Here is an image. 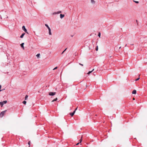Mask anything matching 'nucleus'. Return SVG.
Here are the masks:
<instances>
[{
	"mask_svg": "<svg viewBox=\"0 0 147 147\" xmlns=\"http://www.w3.org/2000/svg\"><path fill=\"white\" fill-rule=\"evenodd\" d=\"M132 93L133 94H136V90H134L132 92Z\"/></svg>",
	"mask_w": 147,
	"mask_h": 147,
	"instance_id": "423d86ee",
	"label": "nucleus"
},
{
	"mask_svg": "<svg viewBox=\"0 0 147 147\" xmlns=\"http://www.w3.org/2000/svg\"><path fill=\"white\" fill-rule=\"evenodd\" d=\"M98 36L99 37H100V32H99L98 33Z\"/></svg>",
	"mask_w": 147,
	"mask_h": 147,
	"instance_id": "412c9836",
	"label": "nucleus"
},
{
	"mask_svg": "<svg viewBox=\"0 0 147 147\" xmlns=\"http://www.w3.org/2000/svg\"><path fill=\"white\" fill-rule=\"evenodd\" d=\"M1 85H0V90L1 89Z\"/></svg>",
	"mask_w": 147,
	"mask_h": 147,
	"instance_id": "473e14b6",
	"label": "nucleus"
},
{
	"mask_svg": "<svg viewBox=\"0 0 147 147\" xmlns=\"http://www.w3.org/2000/svg\"><path fill=\"white\" fill-rule=\"evenodd\" d=\"M94 70V69H92V70L91 71H89L88 73V74H90Z\"/></svg>",
	"mask_w": 147,
	"mask_h": 147,
	"instance_id": "9b49d317",
	"label": "nucleus"
},
{
	"mask_svg": "<svg viewBox=\"0 0 147 147\" xmlns=\"http://www.w3.org/2000/svg\"><path fill=\"white\" fill-rule=\"evenodd\" d=\"M77 107L76 109L74 111H75L77 110Z\"/></svg>",
	"mask_w": 147,
	"mask_h": 147,
	"instance_id": "72a5a7b5",
	"label": "nucleus"
},
{
	"mask_svg": "<svg viewBox=\"0 0 147 147\" xmlns=\"http://www.w3.org/2000/svg\"><path fill=\"white\" fill-rule=\"evenodd\" d=\"M1 91H2V90H0V92Z\"/></svg>",
	"mask_w": 147,
	"mask_h": 147,
	"instance_id": "58836bf2",
	"label": "nucleus"
},
{
	"mask_svg": "<svg viewBox=\"0 0 147 147\" xmlns=\"http://www.w3.org/2000/svg\"><path fill=\"white\" fill-rule=\"evenodd\" d=\"M127 44H126V45H125V47H126L127 46Z\"/></svg>",
	"mask_w": 147,
	"mask_h": 147,
	"instance_id": "c9c22d12",
	"label": "nucleus"
},
{
	"mask_svg": "<svg viewBox=\"0 0 147 147\" xmlns=\"http://www.w3.org/2000/svg\"><path fill=\"white\" fill-rule=\"evenodd\" d=\"M91 3L93 4H94L95 2L94 0H91Z\"/></svg>",
	"mask_w": 147,
	"mask_h": 147,
	"instance_id": "9d476101",
	"label": "nucleus"
},
{
	"mask_svg": "<svg viewBox=\"0 0 147 147\" xmlns=\"http://www.w3.org/2000/svg\"><path fill=\"white\" fill-rule=\"evenodd\" d=\"M140 78H139H139H138L137 79H136V80H136V81H137V80H138L140 79Z\"/></svg>",
	"mask_w": 147,
	"mask_h": 147,
	"instance_id": "cd10ccee",
	"label": "nucleus"
},
{
	"mask_svg": "<svg viewBox=\"0 0 147 147\" xmlns=\"http://www.w3.org/2000/svg\"><path fill=\"white\" fill-rule=\"evenodd\" d=\"M64 16V14H61L60 15V18L62 19Z\"/></svg>",
	"mask_w": 147,
	"mask_h": 147,
	"instance_id": "6e6552de",
	"label": "nucleus"
},
{
	"mask_svg": "<svg viewBox=\"0 0 147 147\" xmlns=\"http://www.w3.org/2000/svg\"><path fill=\"white\" fill-rule=\"evenodd\" d=\"M82 137L81 138V139L80 140V143H81L82 142Z\"/></svg>",
	"mask_w": 147,
	"mask_h": 147,
	"instance_id": "4be33fe9",
	"label": "nucleus"
},
{
	"mask_svg": "<svg viewBox=\"0 0 147 147\" xmlns=\"http://www.w3.org/2000/svg\"><path fill=\"white\" fill-rule=\"evenodd\" d=\"M25 33H23V34H22V35L20 36V38H23L24 36V35L25 34Z\"/></svg>",
	"mask_w": 147,
	"mask_h": 147,
	"instance_id": "0eeeda50",
	"label": "nucleus"
},
{
	"mask_svg": "<svg viewBox=\"0 0 147 147\" xmlns=\"http://www.w3.org/2000/svg\"><path fill=\"white\" fill-rule=\"evenodd\" d=\"M98 46H96V51H98Z\"/></svg>",
	"mask_w": 147,
	"mask_h": 147,
	"instance_id": "b1692460",
	"label": "nucleus"
},
{
	"mask_svg": "<svg viewBox=\"0 0 147 147\" xmlns=\"http://www.w3.org/2000/svg\"><path fill=\"white\" fill-rule=\"evenodd\" d=\"M2 17L4 19L7 18H8V17L6 15V13L5 12L3 13L2 15V16H1V19H2Z\"/></svg>",
	"mask_w": 147,
	"mask_h": 147,
	"instance_id": "f257e3e1",
	"label": "nucleus"
},
{
	"mask_svg": "<svg viewBox=\"0 0 147 147\" xmlns=\"http://www.w3.org/2000/svg\"><path fill=\"white\" fill-rule=\"evenodd\" d=\"M49 34L50 35H51L52 34V33H51V31H49Z\"/></svg>",
	"mask_w": 147,
	"mask_h": 147,
	"instance_id": "aec40b11",
	"label": "nucleus"
},
{
	"mask_svg": "<svg viewBox=\"0 0 147 147\" xmlns=\"http://www.w3.org/2000/svg\"><path fill=\"white\" fill-rule=\"evenodd\" d=\"M121 48V47H120L119 48V49H120Z\"/></svg>",
	"mask_w": 147,
	"mask_h": 147,
	"instance_id": "4c0bfd02",
	"label": "nucleus"
},
{
	"mask_svg": "<svg viewBox=\"0 0 147 147\" xmlns=\"http://www.w3.org/2000/svg\"><path fill=\"white\" fill-rule=\"evenodd\" d=\"M135 98H133V100H135Z\"/></svg>",
	"mask_w": 147,
	"mask_h": 147,
	"instance_id": "e433bc0d",
	"label": "nucleus"
},
{
	"mask_svg": "<svg viewBox=\"0 0 147 147\" xmlns=\"http://www.w3.org/2000/svg\"><path fill=\"white\" fill-rule=\"evenodd\" d=\"M79 64L80 65H82V66H83V64H81V63H79Z\"/></svg>",
	"mask_w": 147,
	"mask_h": 147,
	"instance_id": "7c9ffc66",
	"label": "nucleus"
},
{
	"mask_svg": "<svg viewBox=\"0 0 147 147\" xmlns=\"http://www.w3.org/2000/svg\"><path fill=\"white\" fill-rule=\"evenodd\" d=\"M79 143H79H79H77L76 144V145H78V144H79Z\"/></svg>",
	"mask_w": 147,
	"mask_h": 147,
	"instance_id": "2f4dec72",
	"label": "nucleus"
},
{
	"mask_svg": "<svg viewBox=\"0 0 147 147\" xmlns=\"http://www.w3.org/2000/svg\"><path fill=\"white\" fill-rule=\"evenodd\" d=\"M134 2H135V3H139V2L138 1H135L134 0Z\"/></svg>",
	"mask_w": 147,
	"mask_h": 147,
	"instance_id": "5701e85b",
	"label": "nucleus"
},
{
	"mask_svg": "<svg viewBox=\"0 0 147 147\" xmlns=\"http://www.w3.org/2000/svg\"><path fill=\"white\" fill-rule=\"evenodd\" d=\"M5 90V89H2L1 90H2H2Z\"/></svg>",
	"mask_w": 147,
	"mask_h": 147,
	"instance_id": "f704fd0d",
	"label": "nucleus"
},
{
	"mask_svg": "<svg viewBox=\"0 0 147 147\" xmlns=\"http://www.w3.org/2000/svg\"><path fill=\"white\" fill-rule=\"evenodd\" d=\"M57 100V98H55V99H54V100H52V102H54L55 101H56Z\"/></svg>",
	"mask_w": 147,
	"mask_h": 147,
	"instance_id": "f8f14e48",
	"label": "nucleus"
},
{
	"mask_svg": "<svg viewBox=\"0 0 147 147\" xmlns=\"http://www.w3.org/2000/svg\"><path fill=\"white\" fill-rule=\"evenodd\" d=\"M56 14H57V12H54L53 13V15Z\"/></svg>",
	"mask_w": 147,
	"mask_h": 147,
	"instance_id": "bb28decb",
	"label": "nucleus"
},
{
	"mask_svg": "<svg viewBox=\"0 0 147 147\" xmlns=\"http://www.w3.org/2000/svg\"><path fill=\"white\" fill-rule=\"evenodd\" d=\"M75 112V111H74L73 112L70 113V115H71L72 117L74 115Z\"/></svg>",
	"mask_w": 147,
	"mask_h": 147,
	"instance_id": "39448f33",
	"label": "nucleus"
},
{
	"mask_svg": "<svg viewBox=\"0 0 147 147\" xmlns=\"http://www.w3.org/2000/svg\"><path fill=\"white\" fill-rule=\"evenodd\" d=\"M48 30H49V31H51V29H50V28H48Z\"/></svg>",
	"mask_w": 147,
	"mask_h": 147,
	"instance_id": "c85d7f7f",
	"label": "nucleus"
},
{
	"mask_svg": "<svg viewBox=\"0 0 147 147\" xmlns=\"http://www.w3.org/2000/svg\"><path fill=\"white\" fill-rule=\"evenodd\" d=\"M57 67H55V68H54L53 69V70H55L56 69H57Z\"/></svg>",
	"mask_w": 147,
	"mask_h": 147,
	"instance_id": "a878e982",
	"label": "nucleus"
},
{
	"mask_svg": "<svg viewBox=\"0 0 147 147\" xmlns=\"http://www.w3.org/2000/svg\"><path fill=\"white\" fill-rule=\"evenodd\" d=\"M22 29L26 33H27L28 34V32H27V30L26 28L24 26H23L22 27Z\"/></svg>",
	"mask_w": 147,
	"mask_h": 147,
	"instance_id": "7ed1b4c3",
	"label": "nucleus"
},
{
	"mask_svg": "<svg viewBox=\"0 0 147 147\" xmlns=\"http://www.w3.org/2000/svg\"><path fill=\"white\" fill-rule=\"evenodd\" d=\"M30 141H29L28 142V144L30 145Z\"/></svg>",
	"mask_w": 147,
	"mask_h": 147,
	"instance_id": "c756f323",
	"label": "nucleus"
},
{
	"mask_svg": "<svg viewBox=\"0 0 147 147\" xmlns=\"http://www.w3.org/2000/svg\"><path fill=\"white\" fill-rule=\"evenodd\" d=\"M61 13V11H59L58 12H57V14H59Z\"/></svg>",
	"mask_w": 147,
	"mask_h": 147,
	"instance_id": "6ab92c4d",
	"label": "nucleus"
},
{
	"mask_svg": "<svg viewBox=\"0 0 147 147\" xmlns=\"http://www.w3.org/2000/svg\"><path fill=\"white\" fill-rule=\"evenodd\" d=\"M45 26H46L47 27V28H48H48H50L49 26L47 24H45Z\"/></svg>",
	"mask_w": 147,
	"mask_h": 147,
	"instance_id": "f3484780",
	"label": "nucleus"
},
{
	"mask_svg": "<svg viewBox=\"0 0 147 147\" xmlns=\"http://www.w3.org/2000/svg\"><path fill=\"white\" fill-rule=\"evenodd\" d=\"M56 94V92H50L49 93V95L50 96H54Z\"/></svg>",
	"mask_w": 147,
	"mask_h": 147,
	"instance_id": "20e7f679",
	"label": "nucleus"
},
{
	"mask_svg": "<svg viewBox=\"0 0 147 147\" xmlns=\"http://www.w3.org/2000/svg\"><path fill=\"white\" fill-rule=\"evenodd\" d=\"M0 105H1V107H2L3 105V102H0Z\"/></svg>",
	"mask_w": 147,
	"mask_h": 147,
	"instance_id": "2eb2a0df",
	"label": "nucleus"
},
{
	"mask_svg": "<svg viewBox=\"0 0 147 147\" xmlns=\"http://www.w3.org/2000/svg\"><path fill=\"white\" fill-rule=\"evenodd\" d=\"M24 43H22L21 44V47L22 48L24 49Z\"/></svg>",
	"mask_w": 147,
	"mask_h": 147,
	"instance_id": "1a4fd4ad",
	"label": "nucleus"
},
{
	"mask_svg": "<svg viewBox=\"0 0 147 147\" xmlns=\"http://www.w3.org/2000/svg\"><path fill=\"white\" fill-rule=\"evenodd\" d=\"M23 103L25 105L26 104V101H23Z\"/></svg>",
	"mask_w": 147,
	"mask_h": 147,
	"instance_id": "a211bd4d",
	"label": "nucleus"
},
{
	"mask_svg": "<svg viewBox=\"0 0 147 147\" xmlns=\"http://www.w3.org/2000/svg\"><path fill=\"white\" fill-rule=\"evenodd\" d=\"M28 97V96L27 95H26L25 97V100H26L27 99Z\"/></svg>",
	"mask_w": 147,
	"mask_h": 147,
	"instance_id": "4468645a",
	"label": "nucleus"
},
{
	"mask_svg": "<svg viewBox=\"0 0 147 147\" xmlns=\"http://www.w3.org/2000/svg\"><path fill=\"white\" fill-rule=\"evenodd\" d=\"M3 102V103L4 104H5L7 103V100H4L3 102Z\"/></svg>",
	"mask_w": 147,
	"mask_h": 147,
	"instance_id": "ddd939ff",
	"label": "nucleus"
},
{
	"mask_svg": "<svg viewBox=\"0 0 147 147\" xmlns=\"http://www.w3.org/2000/svg\"><path fill=\"white\" fill-rule=\"evenodd\" d=\"M67 49V48H66V49H65V50H64V51H63L62 53H61V54H62L63 53H64V52H65V51Z\"/></svg>",
	"mask_w": 147,
	"mask_h": 147,
	"instance_id": "393cba45",
	"label": "nucleus"
},
{
	"mask_svg": "<svg viewBox=\"0 0 147 147\" xmlns=\"http://www.w3.org/2000/svg\"><path fill=\"white\" fill-rule=\"evenodd\" d=\"M40 54H39V53H38V54H37V55H36V56L38 58L39 57H40Z\"/></svg>",
	"mask_w": 147,
	"mask_h": 147,
	"instance_id": "dca6fc26",
	"label": "nucleus"
},
{
	"mask_svg": "<svg viewBox=\"0 0 147 147\" xmlns=\"http://www.w3.org/2000/svg\"><path fill=\"white\" fill-rule=\"evenodd\" d=\"M7 110H5L1 112L0 113V117H2L4 115L5 113L6 112Z\"/></svg>",
	"mask_w": 147,
	"mask_h": 147,
	"instance_id": "f03ea898",
	"label": "nucleus"
}]
</instances>
